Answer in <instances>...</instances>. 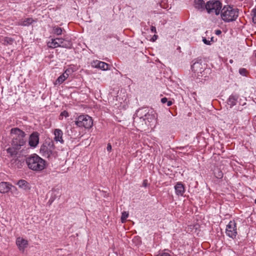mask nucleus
Masks as SVG:
<instances>
[{"instance_id": "1", "label": "nucleus", "mask_w": 256, "mask_h": 256, "mask_svg": "<svg viewBox=\"0 0 256 256\" xmlns=\"http://www.w3.org/2000/svg\"><path fill=\"white\" fill-rule=\"evenodd\" d=\"M12 136L11 146L6 149V152L11 156H16L18 151L26 144L24 139L26 134L24 132L18 128H12L10 130Z\"/></svg>"}, {"instance_id": "2", "label": "nucleus", "mask_w": 256, "mask_h": 256, "mask_svg": "<svg viewBox=\"0 0 256 256\" xmlns=\"http://www.w3.org/2000/svg\"><path fill=\"white\" fill-rule=\"evenodd\" d=\"M28 168L35 172H40L44 170L46 166V162L36 154H32L26 159Z\"/></svg>"}, {"instance_id": "3", "label": "nucleus", "mask_w": 256, "mask_h": 256, "mask_svg": "<svg viewBox=\"0 0 256 256\" xmlns=\"http://www.w3.org/2000/svg\"><path fill=\"white\" fill-rule=\"evenodd\" d=\"M220 16L226 22L234 21L238 16V9L230 6H224L221 10Z\"/></svg>"}, {"instance_id": "4", "label": "nucleus", "mask_w": 256, "mask_h": 256, "mask_svg": "<svg viewBox=\"0 0 256 256\" xmlns=\"http://www.w3.org/2000/svg\"><path fill=\"white\" fill-rule=\"evenodd\" d=\"M222 4L218 0H210L205 4V9L210 14L218 16L222 10Z\"/></svg>"}, {"instance_id": "5", "label": "nucleus", "mask_w": 256, "mask_h": 256, "mask_svg": "<svg viewBox=\"0 0 256 256\" xmlns=\"http://www.w3.org/2000/svg\"><path fill=\"white\" fill-rule=\"evenodd\" d=\"M74 123L78 127L90 128L93 125L92 118L88 115H80L76 118Z\"/></svg>"}, {"instance_id": "6", "label": "nucleus", "mask_w": 256, "mask_h": 256, "mask_svg": "<svg viewBox=\"0 0 256 256\" xmlns=\"http://www.w3.org/2000/svg\"><path fill=\"white\" fill-rule=\"evenodd\" d=\"M226 234L228 237L234 239L237 235L236 224L234 220H230L226 225Z\"/></svg>"}, {"instance_id": "7", "label": "nucleus", "mask_w": 256, "mask_h": 256, "mask_svg": "<svg viewBox=\"0 0 256 256\" xmlns=\"http://www.w3.org/2000/svg\"><path fill=\"white\" fill-rule=\"evenodd\" d=\"M40 152L44 156L46 157L49 160L51 159L52 157L55 158L56 152L52 151L50 148H48L44 144L41 146L40 148Z\"/></svg>"}, {"instance_id": "8", "label": "nucleus", "mask_w": 256, "mask_h": 256, "mask_svg": "<svg viewBox=\"0 0 256 256\" xmlns=\"http://www.w3.org/2000/svg\"><path fill=\"white\" fill-rule=\"evenodd\" d=\"M40 134L37 132H34L30 134L28 140V144L32 148H36L39 142Z\"/></svg>"}, {"instance_id": "9", "label": "nucleus", "mask_w": 256, "mask_h": 256, "mask_svg": "<svg viewBox=\"0 0 256 256\" xmlns=\"http://www.w3.org/2000/svg\"><path fill=\"white\" fill-rule=\"evenodd\" d=\"M16 244L20 250L24 251L28 245V242L27 240L19 237L16 239Z\"/></svg>"}, {"instance_id": "10", "label": "nucleus", "mask_w": 256, "mask_h": 256, "mask_svg": "<svg viewBox=\"0 0 256 256\" xmlns=\"http://www.w3.org/2000/svg\"><path fill=\"white\" fill-rule=\"evenodd\" d=\"M109 66V64H108L99 60L94 61L92 63V66L99 68L104 70H108Z\"/></svg>"}, {"instance_id": "11", "label": "nucleus", "mask_w": 256, "mask_h": 256, "mask_svg": "<svg viewBox=\"0 0 256 256\" xmlns=\"http://www.w3.org/2000/svg\"><path fill=\"white\" fill-rule=\"evenodd\" d=\"M58 44L60 45L59 47L70 48L72 46V43L70 40H66L62 38H58Z\"/></svg>"}, {"instance_id": "12", "label": "nucleus", "mask_w": 256, "mask_h": 256, "mask_svg": "<svg viewBox=\"0 0 256 256\" xmlns=\"http://www.w3.org/2000/svg\"><path fill=\"white\" fill-rule=\"evenodd\" d=\"M238 95L236 94H231L228 100V104L230 106V108H232V106H236L238 102Z\"/></svg>"}, {"instance_id": "13", "label": "nucleus", "mask_w": 256, "mask_h": 256, "mask_svg": "<svg viewBox=\"0 0 256 256\" xmlns=\"http://www.w3.org/2000/svg\"><path fill=\"white\" fill-rule=\"evenodd\" d=\"M138 116H139L140 118H143L144 120L148 119V116L150 114L148 112H146V110L145 108H142L138 109L136 113Z\"/></svg>"}, {"instance_id": "14", "label": "nucleus", "mask_w": 256, "mask_h": 256, "mask_svg": "<svg viewBox=\"0 0 256 256\" xmlns=\"http://www.w3.org/2000/svg\"><path fill=\"white\" fill-rule=\"evenodd\" d=\"M12 185L7 182H1L0 183V192H8L11 188Z\"/></svg>"}, {"instance_id": "15", "label": "nucleus", "mask_w": 256, "mask_h": 256, "mask_svg": "<svg viewBox=\"0 0 256 256\" xmlns=\"http://www.w3.org/2000/svg\"><path fill=\"white\" fill-rule=\"evenodd\" d=\"M54 140L56 142H60L61 144H63L64 141L62 139V132L60 129H56L54 132Z\"/></svg>"}, {"instance_id": "16", "label": "nucleus", "mask_w": 256, "mask_h": 256, "mask_svg": "<svg viewBox=\"0 0 256 256\" xmlns=\"http://www.w3.org/2000/svg\"><path fill=\"white\" fill-rule=\"evenodd\" d=\"M192 70L194 72L202 73V62H195L191 66Z\"/></svg>"}, {"instance_id": "17", "label": "nucleus", "mask_w": 256, "mask_h": 256, "mask_svg": "<svg viewBox=\"0 0 256 256\" xmlns=\"http://www.w3.org/2000/svg\"><path fill=\"white\" fill-rule=\"evenodd\" d=\"M16 184L21 188L25 190H30V186L28 182L26 180H19Z\"/></svg>"}, {"instance_id": "18", "label": "nucleus", "mask_w": 256, "mask_h": 256, "mask_svg": "<svg viewBox=\"0 0 256 256\" xmlns=\"http://www.w3.org/2000/svg\"><path fill=\"white\" fill-rule=\"evenodd\" d=\"M68 71V70H66L64 73L60 75L56 80L54 84L55 85L56 84H62L68 76V74H67V72Z\"/></svg>"}, {"instance_id": "19", "label": "nucleus", "mask_w": 256, "mask_h": 256, "mask_svg": "<svg viewBox=\"0 0 256 256\" xmlns=\"http://www.w3.org/2000/svg\"><path fill=\"white\" fill-rule=\"evenodd\" d=\"M194 6L198 10L205 8V2L204 0H194Z\"/></svg>"}, {"instance_id": "20", "label": "nucleus", "mask_w": 256, "mask_h": 256, "mask_svg": "<svg viewBox=\"0 0 256 256\" xmlns=\"http://www.w3.org/2000/svg\"><path fill=\"white\" fill-rule=\"evenodd\" d=\"M184 192V186L180 182H177V195L182 196Z\"/></svg>"}, {"instance_id": "21", "label": "nucleus", "mask_w": 256, "mask_h": 256, "mask_svg": "<svg viewBox=\"0 0 256 256\" xmlns=\"http://www.w3.org/2000/svg\"><path fill=\"white\" fill-rule=\"evenodd\" d=\"M58 38H54V39H52V42H49L48 43V46L50 48H56L57 47H59L60 45L58 44Z\"/></svg>"}, {"instance_id": "22", "label": "nucleus", "mask_w": 256, "mask_h": 256, "mask_svg": "<svg viewBox=\"0 0 256 256\" xmlns=\"http://www.w3.org/2000/svg\"><path fill=\"white\" fill-rule=\"evenodd\" d=\"M52 28L53 32L58 36L61 35L62 34V31L64 30V29L58 26H54Z\"/></svg>"}, {"instance_id": "23", "label": "nucleus", "mask_w": 256, "mask_h": 256, "mask_svg": "<svg viewBox=\"0 0 256 256\" xmlns=\"http://www.w3.org/2000/svg\"><path fill=\"white\" fill-rule=\"evenodd\" d=\"M214 174L217 178H222L223 177V173L218 168L214 170Z\"/></svg>"}, {"instance_id": "24", "label": "nucleus", "mask_w": 256, "mask_h": 256, "mask_svg": "<svg viewBox=\"0 0 256 256\" xmlns=\"http://www.w3.org/2000/svg\"><path fill=\"white\" fill-rule=\"evenodd\" d=\"M44 144L46 145L48 148H50V149L52 151H54V150L55 149V146L52 141L46 140Z\"/></svg>"}, {"instance_id": "25", "label": "nucleus", "mask_w": 256, "mask_h": 256, "mask_svg": "<svg viewBox=\"0 0 256 256\" xmlns=\"http://www.w3.org/2000/svg\"><path fill=\"white\" fill-rule=\"evenodd\" d=\"M34 21L32 18H27L22 22L21 24L24 26H28L32 24Z\"/></svg>"}, {"instance_id": "26", "label": "nucleus", "mask_w": 256, "mask_h": 256, "mask_svg": "<svg viewBox=\"0 0 256 256\" xmlns=\"http://www.w3.org/2000/svg\"><path fill=\"white\" fill-rule=\"evenodd\" d=\"M3 42L4 44H12L14 40L12 38L5 37L4 38Z\"/></svg>"}, {"instance_id": "27", "label": "nucleus", "mask_w": 256, "mask_h": 256, "mask_svg": "<svg viewBox=\"0 0 256 256\" xmlns=\"http://www.w3.org/2000/svg\"><path fill=\"white\" fill-rule=\"evenodd\" d=\"M128 212L126 211H124L122 214L121 216V221L122 223L124 222L126 218L128 216Z\"/></svg>"}, {"instance_id": "28", "label": "nucleus", "mask_w": 256, "mask_h": 256, "mask_svg": "<svg viewBox=\"0 0 256 256\" xmlns=\"http://www.w3.org/2000/svg\"><path fill=\"white\" fill-rule=\"evenodd\" d=\"M178 254L177 256H188V254L182 248H179L178 250Z\"/></svg>"}, {"instance_id": "29", "label": "nucleus", "mask_w": 256, "mask_h": 256, "mask_svg": "<svg viewBox=\"0 0 256 256\" xmlns=\"http://www.w3.org/2000/svg\"><path fill=\"white\" fill-rule=\"evenodd\" d=\"M252 22L254 24H256V8L252 9Z\"/></svg>"}, {"instance_id": "30", "label": "nucleus", "mask_w": 256, "mask_h": 256, "mask_svg": "<svg viewBox=\"0 0 256 256\" xmlns=\"http://www.w3.org/2000/svg\"><path fill=\"white\" fill-rule=\"evenodd\" d=\"M239 73L240 75L242 76H246V74L247 73V70L246 68H240L239 70Z\"/></svg>"}, {"instance_id": "31", "label": "nucleus", "mask_w": 256, "mask_h": 256, "mask_svg": "<svg viewBox=\"0 0 256 256\" xmlns=\"http://www.w3.org/2000/svg\"><path fill=\"white\" fill-rule=\"evenodd\" d=\"M56 197V194H55L54 192H52V196L50 198V200H48V202L50 203V204L54 202Z\"/></svg>"}, {"instance_id": "32", "label": "nucleus", "mask_w": 256, "mask_h": 256, "mask_svg": "<svg viewBox=\"0 0 256 256\" xmlns=\"http://www.w3.org/2000/svg\"><path fill=\"white\" fill-rule=\"evenodd\" d=\"M64 116L65 117H68V112L66 110H64V112H61V114L60 116V119H62V116Z\"/></svg>"}, {"instance_id": "33", "label": "nucleus", "mask_w": 256, "mask_h": 256, "mask_svg": "<svg viewBox=\"0 0 256 256\" xmlns=\"http://www.w3.org/2000/svg\"><path fill=\"white\" fill-rule=\"evenodd\" d=\"M202 42L206 44H207V45L211 44L210 41L207 40L205 38H202Z\"/></svg>"}, {"instance_id": "34", "label": "nucleus", "mask_w": 256, "mask_h": 256, "mask_svg": "<svg viewBox=\"0 0 256 256\" xmlns=\"http://www.w3.org/2000/svg\"><path fill=\"white\" fill-rule=\"evenodd\" d=\"M156 256H170V254L167 252L160 253Z\"/></svg>"}, {"instance_id": "35", "label": "nucleus", "mask_w": 256, "mask_h": 256, "mask_svg": "<svg viewBox=\"0 0 256 256\" xmlns=\"http://www.w3.org/2000/svg\"><path fill=\"white\" fill-rule=\"evenodd\" d=\"M150 30L152 32L156 33V28L154 26H150Z\"/></svg>"}, {"instance_id": "36", "label": "nucleus", "mask_w": 256, "mask_h": 256, "mask_svg": "<svg viewBox=\"0 0 256 256\" xmlns=\"http://www.w3.org/2000/svg\"><path fill=\"white\" fill-rule=\"evenodd\" d=\"M148 180H144L143 181V182H142L143 186L146 187L148 186Z\"/></svg>"}, {"instance_id": "37", "label": "nucleus", "mask_w": 256, "mask_h": 256, "mask_svg": "<svg viewBox=\"0 0 256 256\" xmlns=\"http://www.w3.org/2000/svg\"><path fill=\"white\" fill-rule=\"evenodd\" d=\"M168 102V98L166 97L163 98L161 99V102L162 104H166Z\"/></svg>"}, {"instance_id": "38", "label": "nucleus", "mask_w": 256, "mask_h": 256, "mask_svg": "<svg viewBox=\"0 0 256 256\" xmlns=\"http://www.w3.org/2000/svg\"><path fill=\"white\" fill-rule=\"evenodd\" d=\"M106 149L108 151H110L112 150V146L111 144L108 143L107 145Z\"/></svg>"}, {"instance_id": "39", "label": "nucleus", "mask_w": 256, "mask_h": 256, "mask_svg": "<svg viewBox=\"0 0 256 256\" xmlns=\"http://www.w3.org/2000/svg\"><path fill=\"white\" fill-rule=\"evenodd\" d=\"M158 38V36L157 35H156V34L154 35V36H152V40L153 42H154L155 40H157Z\"/></svg>"}, {"instance_id": "40", "label": "nucleus", "mask_w": 256, "mask_h": 256, "mask_svg": "<svg viewBox=\"0 0 256 256\" xmlns=\"http://www.w3.org/2000/svg\"><path fill=\"white\" fill-rule=\"evenodd\" d=\"M167 102V106H171V105L172 104V101H170V100H169V101H168V102Z\"/></svg>"}, {"instance_id": "41", "label": "nucleus", "mask_w": 256, "mask_h": 256, "mask_svg": "<svg viewBox=\"0 0 256 256\" xmlns=\"http://www.w3.org/2000/svg\"><path fill=\"white\" fill-rule=\"evenodd\" d=\"M221 33H222V32H221V31L220 30H217L216 32V35H218V34H220Z\"/></svg>"}, {"instance_id": "42", "label": "nucleus", "mask_w": 256, "mask_h": 256, "mask_svg": "<svg viewBox=\"0 0 256 256\" xmlns=\"http://www.w3.org/2000/svg\"><path fill=\"white\" fill-rule=\"evenodd\" d=\"M174 190H176V185H175V186H174Z\"/></svg>"}, {"instance_id": "43", "label": "nucleus", "mask_w": 256, "mask_h": 256, "mask_svg": "<svg viewBox=\"0 0 256 256\" xmlns=\"http://www.w3.org/2000/svg\"><path fill=\"white\" fill-rule=\"evenodd\" d=\"M230 63H232V60H230Z\"/></svg>"}, {"instance_id": "44", "label": "nucleus", "mask_w": 256, "mask_h": 256, "mask_svg": "<svg viewBox=\"0 0 256 256\" xmlns=\"http://www.w3.org/2000/svg\"><path fill=\"white\" fill-rule=\"evenodd\" d=\"M255 203L256 204V199L255 200Z\"/></svg>"}]
</instances>
